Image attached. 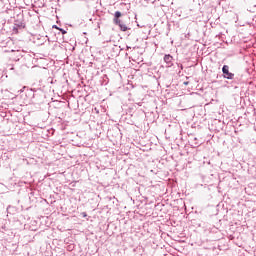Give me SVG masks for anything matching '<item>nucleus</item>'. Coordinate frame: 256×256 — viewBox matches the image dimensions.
I'll list each match as a JSON object with an SVG mask.
<instances>
[{
  "label": "nucleus",
  "mask_w": 256,
  "mask_h": 256,
  "mask_svg": "<svg viewBox=\"0 0 256 256\" xmlns=\"http://www.w3.org/2000/svg\"><path fill=\"white\" fill-rule=\"evenodd\" d=\"M164 62L166 63V67H173V56L171 54H165Z\"/></svg>",
  "instance_id": "2"
},
{
  "label": "nucleus",
  "mask_w": 256,
  "mask_h": 256,
  "mask_svg": "<svg viewBox=\"0 0 256 256\" xmlns=\"http://www.w3.org/2000/svg\"><path fill=\"white\" fill-rule=\"evenodd\" d=\"M222 77L228 80L235 79V74L229 71V65H224L222 67Z\"/></svg>",
  "instance_id": "1"
},
{
  "label": "nucleus",
  "mask_w": 256,
  "mask_h": 256,
  "mask_svg": "<svg viewBox=\"0 0 256 256\" xmlns=\"http://www.w3.org/2000/svg\"><path fill=\"white\" fill-rule=\"evenodd\" d=\"M181 69H183V65H181Z\"/></svg>",
  "instance_id": "10"
},
{
  "label": "nucleus",
  "mask_w": 256,
  "mask_h": 256,
  "mask_svg": "<svg viewBox=\"0 0 256 256\" xmlns=\"http://www.w3.org/2000/svg\"><path fill=\"white\" fill-rule=\"evenodd\" d=\"M82 215H83V217H87V213L86 212H83Z\"/></svg>",
  "instance_id": "7"
},
{
  "label": "nucleus",
  "mask_w": 256,
  "mask_h": 256,
  "mask_svg": "<svg viewBox=\"0 0 256 256\" xmlns=\"http://www.w3.org/2000/svg\"><path fill=\"white\" fill-rule=\"evenodd\" d=\"M114 25H118V27H120V30H122L123 32L125 31H129V27H127V25H125L123 22H121V20L119 21V23H115Z\"/></svg>",
  "instance_id": "4"
},
{
  "label": "nucleus",
  "mask_w": 256,
  "mask_h": 256,
  "mask_svg": "<svg viewBox=\"0 0 256 256\" xmlns=\"http://www.w3.org/2000/svg\"><path fill=\"white\" fill-rule=\"evenodd\" d=\"M184 85H188V82H184Z\"/></svg>",
  "instance_id": "9"
},
{
  "label": "nucleus",
  "mask_w": 256,
  "mask_h": 256,
  "mask_svg": "<svg viewBox=\"0 0 256 256\" xmlns=\"http://www.w3.org/2000/svg\"><path fill=\"white\" fill-rule=\"evenodd\" d=\"M254 7H256V5H254Z\"/></svg>",
  "instance_id": "11"
},
{
  "label": "nucleus",
  "mask_w": 256,
  "mask_h": 256,
  "mask_svg": "<svg viewBox=\"0 0 256 256\" xmlns=\"http://www.w3.org/2000/svg\"><path fill=\"white\" fill-rule=\"evenodd\" d=\"M53 28L54 29H59V27L57 25H54Z\"/></svg>",
  "instance_id": "8"
},
{
  "label": "nucleus",
  "mask_w": 256,
  "mask_h": 256,
  "mask_svg": "<svg viewBox=\"0 0 256 256\" xmlns=\"http://www.w3.org/2000/svg\"><path fill=\"white\" fill-rule=\"evenodd\" d=\"M121 12L120 11H116L114 13V18H113V23H119V21H121V19H119V17H121Z\"/></svg>",
  "instance_id": "5"
},
{
  "label": "nucleus",
  "mask_w": 256,
  "mask_h": 256,
  "mask_svg": "<svg viewBox=\"0 0 256 256\" xmlns=\"http://www.w3.org/2000/svg\"><path fill=\"white\" fill-rule=\"evenodd\" d=\"M58 31L62 33V35H66L67 31L63 28H58Z\"/></svg>",
  "instance_id": "6"
},
{
  "label": "nucleus",
  "mask_w": 256,
  "mask_h": 256,
  "mask_svg": "<svg viewBox=\"0 0 256 256\" xmlns=\"http://www.w3.org/2000/svg\"><path fill=\"white\" fill-rule=\"evenodd\" d=\"M18 29H25V22H19L16 20L14 23V31H17Z\"/></svg>",
  "instance_id": "3"
}]
</instances>
